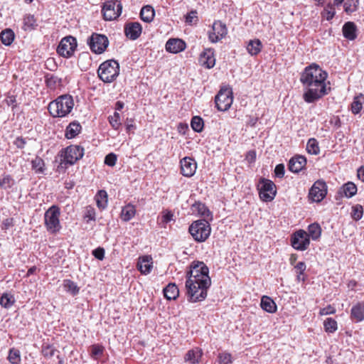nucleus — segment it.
<instances>
[{
    "label": "nucleus",
    "instance_id": "33",
    "mask_svg": "<svg viewBox=\"0 0 364 364\" xmlns=\"http://www.w3.org/2000/svg\"><path fill=\"white\" fill-rule=\"evenodd\" d=\"M155 16V11L150 5L144 6L141 8L140 11L141 19L146 23H150L153 21Z\"/></svg>",
    "mask_w": 364,
    "mask_h": 364
},
{
    "label": "nucleus",
    "instance_id": "25",
    "mask_svg": "<svg viewBox=\"0 0 364 364\" xmlns=\"http://www.w3.org/2000/svg\"><path fill=\"white\" fill-rule=\"evenodd\" d=\"M203 351L199 348L189 350L185 355L184 359L191 364H198L202 357Z\"/></svg>",
    "mask_w": 364,
    "mask_h": 364
},
{
    "label": "nucleus",
    "instance_id": "9",
    "mask_svg": "<svg viewBox=\"0 0 364 364\" xmlns=\"http://www.w3.org/2000/svg\"><path fill=\"white\" fill-rule=\"evenodd\" d=\"M258 190L260 198L265 202L273 200L277 194L275 184L271 180L264 178L259 180Z\"/></svg>",
    "mask_w": 364,
    "mask_h": 364
},
{
    "label": "nucleus",
    "instance_id": "15",
    "mask_svg": "<svg viewBox=\"0 0 364 364\" xmlns=\"http://www.w3.org/2000/svg\"><path fill=\"white\" fill-rule=\"evenodd\" d=\"M228 33V29L223 23L220 21H215L212 26V31L208 33V38L211 43H217L223 39Z\"/></svg>",
    "mask_w": 364,
    "mask_h": 364
},
{
    "label": "nucleus",
    "instance_id": "26",
    "mask_svg": "<svg viewBox=\"0 0 364 364\" xmlns=\"http://www.w3.org/2000/svg\"><path fill=\"white\" fill-rule=\"evenodd\" d=\"M191 210L193 213H197L198 215L200 217H203L205 218H212V214L210 210L204 203L200 201L193 203L191 206Z\"/></svg>",
    "mask_w": 364,
    "mask_h": 364
},
{
    "label": "nucleus",
    "instance_id": "45",
    "mask_svg": "<svg viewBox=\"0 0 364 364\" xmlns=\"http://www.w3.org/2000/svg\"><path fill=\"white\" fill-rule=\"evenodd\" d=\"M31 167L36 173H43L45 170L44 161L41 157L36 156L31 161Z\"/></svg>",
    "mask_w": 364,
    "mask_h": 364
},
{
    "label": "nucleus",
    "instance_id": "63",
    "mask_svg": "<svg viewBox=\"0 0 364 364\" xmlns=\"http://www.w3.org/2000/svg\"><path fill=\"white\" fill-rule=\"evenodd\" d=\"M14 225V223H13V218H6L5 219L4 221H3V223H2V227L1 228L3 230H8L9 228H10L11 227H12Z\"/></svg>",
    "mask_w": 364,
    "mask_h": 364
},
{
    "label": "nucleus",
    "instance_id": "24",
    "mask_svg": "<svg viewBox=\"0 0 364 364\" xmlns=\"http://www.w3.org/2000/svg\"><path fill=\"white\" fill-rule=\"evenodd\" d=\"M82 130V126L77 121L70 122L66 127L65 132V136L71 139L77 136Z\"/></svg>",
    "mask_w": 364,
    "mask_h": 364
},
{
    "label": "nucleus",
    "instance_id": "4",
    "mask_svg": "<svg viewBox=\"0 0 364 364\" xmlns=\"http://www.w3.org/2000/svg\"><path fill=\"white\" fill-rule=\"evenodd\" d=\"M119 75V64L113 59L102 63L97 70L99 78L105 83L114 82Z\"/></svg>",
    "mask_w": 364,
    "mask_h": 364
},
{
    "label": "nucleus",
    "instance_id": "37",
    "mask_svg": "<svg viewBox=\"0 0 364 364\" xmlns=\"http://www.w3.org/2000/svg\"><path fill=\"white\" fill-rule=\"evenodd\" d=\"M309 238L313 240H317L321 235V228L318 223H314L308 226Z\"/></svg>",
    "mask_w": 364,
    "mask_h": 364
},
{
    "label": "nucleus",
    "instance_id": "28",
    "mask_svg": "<svg viewBox=\"0 0 364 364\" xmlns=\"http://www.w3.org/2000/svg\"><path fill=\"white\" fill-rule=\"evenodd\" d=\"M260 306L264 311L270 314L275 313L277 309V305L274 300L268 296H263L262 297Z\"/></svg>",
    "mask_w": 364,
    "mask_h": 364
},
{
    "label": "nucleus",
    "instance_id": "62",
    "mask_svg": "<svg viewBox=\"0 0 364 364\" xmlns=\"http://www.w3.org/2000/svg\"><path fill=\"white\" fill-rule=\"evenodd\" d=\"M306 266L304 262H299L295 266V269L298 271L297 273L299 274L298 277H299L300 274H303L304 271L306 270Z\"/></svg>",
    "mask_w": 364,
    "mask_h": 364
},
{
    "label": "nucleus",
    "instance_id": "30",
    "mask_svg": "<svg viewBox=\"0 0 364 364\" xmlns=\"http://www.w3.org/2000/svg\"><path fill=\"white\" fill-rule=\"evenodd\" d=\"M136 211L135 206L129 203L122 208L120 218L123 221L128 222L134 217Z\"/></svg>",
    "mask_w": 364,
    "mask_h": 364
},
{
    "label": "nucleus",
    "instance_id": "18",
    "mask_svg": "<svg viewBox=\"0 0 364 364\" xmlns=\"http://www.w3.org/2000/svg\"><path fill=\"white\" fill-rule=\"evenodd\" d=\"M142 27L139 22L127 23L124 26L125 36L132 41L136 40L141 34Z\"/></svg>",
    "mask_w": 364,
    "mask_h": 364
},
{
    "label": "nucleus",
    "instance_id": "3",
    "mask_svg": "<svg viewBox=\"0 0 364 364\" xmlns=\"http://www.w3.org/2000/svg\"><path fill=\"white\" fill-rule=\"evenodd\" d=\"M73 107V96L66 94L60 95L51 101L48 105V110L51 117L63 118L72 112Z\"/></svg>",
    "mask_w": 364,
    "mask_h": 364
},
{
    "label": "nucleus",
    "instance_id": "53",
    "mask_svg": "<svg viewBox=\"0 0 364 364\" xmlns=\"http://www.w3.org/2000/svg\"><path fill=\"white\" fill-rule=\"evenodd\" d=\"M351 217L353 220L358 221L360 220L363 214V208L361 205L357 204L352 207Z\"/></svg>",
    "mask_w": 364,
    "mask_h": 364
},
{
    "label": "nucleus",
    "instance_id": "17",
    "mask_svg": "<svg viewBox=\"0 0 364 364\" xmlns=\"http://www.w3.org/2000/svg\"><path fill=\"white\" fill-rule=\"evenodd\" d=\"M180 165L181 173L183 176L190 178L195 174L197 164L193 158L188 156L183 158L180 161Z\"/></svg>",
    "mask_w": 364,
    "mask_h": 364
},
{
    "label": "nucleus",
    "instance_id": "43",
    "mask_svg": "<svg viewBox=\"0 0 364 364\" xmlns=\"http://www.w3.org/2000/svg\"><path fill=\"white\" fill-rule=\"evenodd\" d=\"M359 0H346L343 4V10L348 14L355 12L359 6Z\"/></svg>",
    "mask_w": 364,
    "mask_h": 364
},
{
    "label": "nucleus",
    "instance_id": "16",
    "mask_svg": "<svg viewBox=\"0 0 364 364\" xmlns=\"http://www.w3.org/2000/svg\"><path fill=\"white\" fill-rule=\"evenodd\" d=\"M41 353L46 360L51 359L55 356L58 359V364H64V359L60 354V352L54 346L53 344L44 342L41 345Z\"/></svg>",
    "mask_w": 364,
    "mask_h": 364
},
{
    "label": "nucleus",
    "instance_id": "21",
    "mask_svg": "<svg viewBox=\"0 0 364 364\" xmlns=\"http://www.w3.org/2000/svg\"><path fill=\"white\" fill-rule=\"evenodd\" d=\"M166 51L171 53H178L183 51L186 48L185 41L179 38H170L166 43Z\"/></svg>",
    "mask_w": 364,
    "mask_h": 364
},
{
    "label": "nucleus",
    "instance_id": "44",
    "mask_svg": "<svg viewBox=\"0 0 364 364\" xmlns=\"http://www.w3.org/2000/svg\"><path fill=\"white\" fill-rule=\"evenodd\" d=\"M15 302V298L13 294L4 293L0 299V304L5 309L11 308Z\"/></svg>",
    "mask_w": 364,
    "mask_h": 364
},
{
    "label": "nucleus",
    "instance_id": "5",
    "mask_svg": "<svg viewBox=\"0 0 364 364\" xmlns=\"http://www.w3.org/2000/svg\"><path fill=\"white\" fill-rule=\"evenodd\" d=\"M188 232L195 241L203 242L210 235V225L205 219L196 220L189 226Z\"/></svg>",
    "mask_w": 364,
    "mask_h": 364
},
{
    "label": "nucleus",
    "instance_id": "23",
    "mask_svg": "<svg viewBox=\"0 0 364 364\" xmlns=\"http://www.w3.org/2000/svg\"><path fill=\"white\" fill-rule=\"evenodd\" d=\"M350 318L356 323L364 321V304L358 302L350 309Z\"/></svg>",
    "mask_w": 364,
    "mask_h": 364
},
{
    "label": "nucleus",
    "instance_id": "49",
    "mask_svg": "<svg viewBox=\"0 0 364 364\" xmlns=\"http://www.w3.org/2000/svg\"><path fill=\"white\" fill-rule=\"evenodd\" d=\"M90 348V356L95 360H97L98 357L102 356L104 353L105 348L101 344H93L91 346Z\"/></svg>",
    "mask_w": 364,
    "mask_h": 364
},
{
    "label": "nucleus",
    "instance_id": "8",
    "mask_svg": "<svg viewBox=\"0 0 364 364\" xmlns=\"http://www.w3.org/2000/svg\"><path fill=\"white\" fill-rule=\"evenodd\" d=\"M122 4L119 0H111L104 3L102 13L105 21L117 19L122 14Z\"/></svg>",
    "mask_w": 364,
    "mask_h": 364
},
{
    "label": "nucleus",
    "instance_id": "31",
    "mask_svg": "<svg viewBox=\"0 0 364 364\" xmlns=\"http://www.w3.org/2000/svg\"><path fill=\"white\" fill-rule=\"evenodd\" d=\"M168 300H175L179 296V289L174 283H169L163 290Z\"/></svg>",
    "mask_w": 364,
    "mask_h": 364
},
{
    "label": "nucleus",
    "instance_id": "10",
    "mask_svg": "<svg viewBox=\"0 0 364 364\" xmlns=\"http://www.w3.org/2000/svg\"><path fill=\"white\" fill-rule=\"evenodd\" d=\"M233 102L231 88H221L215 97V102L219 111L225 112L230 109Z\"/></svg>",
    "mask_w": 364,
    "mask_h": 364
},
{
    "label": "nucleus",
    "instance_id": "56",
    "mask_svg": "<svg viewBox=\"0 0 364 364\" xmlns=\"http://www.w3.org/2000/svg\"><path fill=\"white\" fill-rule=\"evenodd\" d=\"M285 173V167L283 164H277L274 168L275 176L282 178Z\"/></svg>",
    "mask_w": 364,
    "mask_h": 364
},
{
    "label": "nucleus",
    "instance_id": "19",
    "mask_svg": "<svg viewBox=\"0 0 364 364\" xmlns=\"http://www.w3.org/2000/svg\"><path fill=\"white\" fill-rule=\"evenodd\" d=\"M200 64L208 68H212L215 65V51L213 48H205L200 55Z\"/></svg>",
    "mask_w": 364,
    "mask_h": 364
},
{
    "label": "nucleus",
    "instance_id": "39",
    "mask_svg": "<svg viewBox=\"0 0 364 364\" xmlns=\"http://www.w3.org/2000/svg\"><path fill=\"white\" fill-rule=\"evenodd\" d=\"M63 287L66 292L73 296H76L79 294L80 288L77 284L70 279H65L63 281Z\"/></svg>",
    "mask_w": 364,
    "mask_h": 364
},
{
    "label": "nucleus",
    "instance_id": "40",
    "mask_svg": "<svg viewBox=\"0 0 364 364\" xmlns=\"http://www.w3.org/2000/svg\"><path fill=\"white\" fill-rule=\"evenodd\" d=\"M46 86L50 90H55L61 84V79L53 75L48 74L45 76Z\"/></svg>",
    "mask_w": 364,
    "mask_h": 364
},
{
    "label": "nucleus",
    "instance_id": "32",
    "mask_svg": "<svg viewBox=\"0 0 364 364\" xmlns=\"http://www.w3.org/2000/svg\"><path fill=\"white\" fill-rule=\"evenodd\" d=\"M95 200L97 204V206L101 209L104 210L107 206L108 202V195L106 191L100 190L97 191L96 195L95 196Z\"/></svg>",
    "mask_w": 364,
    "mask_h": 364
},
{
    "label": "nucleus",
    "instance_id": "38",
    "mask_svg": "<svg viewBox=\"0 0 364 364\" xmlns=\"http://www.w3.org/2000/svg\"><path fill=\"white\" fill-rule=\"evenodd\" d=\"M7 360L11 364H21V352L16 348H11L9 350Z\"/></svg>",
    "mask_w": 364,
    "mask_h": 364
},
{
    "label": "nucleus",
    "instance_id": "47",
    "mask_svg": "<svg viewBox=\"0 0 364 364\" xmlns=\"http://www.w3.org/2000/svg\"><path fill=\"white\" fill-rule=\"evenodd\" d=\"M306 151L310 154L317 155L320 152L318 143L314 138H311L308 140L306 144Z\"/></svg>",
    "mask_w": 364,
    "mask_h": 364
},
{
    "label": "nucleus",
    "instance_id": "7",
    "mask_svg": "<svg viewBox=\"0 0 364 364\" xmlns=\"http://www.w3.org/2000/svg\"><path fill=\"white\" fill-rule=\"evenodd\" d=\"M91 51L95 54L103 53L109 46V40L104 34L93 33L87 40Z\"/></svg>",
    "mask_w": 364,
    "mask_h": 364
},
{
    "label": "nucleus",
    "instance_id": "22",
    "mask_svg": "<svg viewBox=\"0 0 364 364\" xmlns=\"http://www.w3.org/2000/svg\"><path fill=\"white\" fill-rule=\"evenodd\" d=\"M306 164V159L301 155L292 157L289 161V170L293 173H299Z\"/></svg>",
    "mask_w": 364,
    "mask_h": 364
},
{
    "label": "nucleus",
    "instance_id": "11",
    "mask_svg": "<svg viewBox=\"0 0 364 364\" xmlns=\"http://www.w3.org/2000/svg\"><path fill=\"white\" fill-rule=\"evenodd\" d=\"M77 46V40L75 37L68 36L61 39L58 48V53L66 58L72 57Z\"/></svg>",
    "mask_w": 364,
    "mask_h": 364
},
{
    "label": "nucleus",
    "instance_id": "48",
    "mask_svg": "<svg viewBox=\"0 0 364 364\" xmlns=\"http://www.w3.org/2000/svg\"><path fill=\"white\" fill-rule=\"evenodd\" d=\"M191 126L196 132L200 133L203 129V119L199 116H194L191 119Z\"/></svg>",
    "mask_w": 364,
    "mask_h": 364
},
{
    "label": "nucleus",
    "instance_id": "34",
    "mask_svg": "<svg viewBox=\"0 0 364 364\" xmlns=\"http://www.w3.org/2000/svg\"><path fill=\"white\" fill-rule=\"evenodd\" d=\"M364 104V95L359 94L353 97V102L350 105V110L353 114H358L363 109Z\"/></svg>",
    "mask_w": 364,
    "mask_h": 364
},
{
    "label": "nucleus",
    "instance_id": "29",
    "mask_svg": "<svg viewBox=\"0 0 364 364\" xmlns=\"http://www.w3.org/2000/svg\"><path fill=\"white\" fill-rule=\"evenodd\" d=\"M151 258L149 256H144L139 259L137 264V268L143 274H148L150 273L152 268Z\"/></svg>",
    "mask_w": 364,
    "mask_h": 364
},
{
    "label": "nucleus",
    "instance_id": "58",
    "mask_svg": "<svg viewBox=\"0 0 364 364\" xmlns=\"http://www.w3.org/2000/svg\"><path fill=\"white\" fill-rule=\"evenodd\" d=\"M105 249L103 247H97L92 251V255L99 260H102L105 257Z\"/></svg>",
    "mask_w": 364,
    "mask_h": 364
},
{
    "label": "nucleus",
    "instance_id": "13",
    "mask_svg": "<svg viewBox=\"0 0 364 364\" xmlns=\"http://www.w3.org/2000/svg\"><path fill=\"white\" fill-rule=\"evenodd\" d=\"M327 194V186L325 181L318 180L309 190V198L313 202H321Z\"/></svg>",
    "mask_w": 364,
    "mask_h": 364
},
{
    "label": "nucleus",
    "instance_id": "55",
    "mask_svg": "<svg viewBox=\"0 0 364 364\" xmlns=\"http://www.w3.org/2000/svg\"><path fill=\"white\" fill-rule=\"evenodd\" d=\"M117 155L114 153L107 154L105 158V164L109 166H114L117 162Z\"/></svg>",
    "mask_w": 364,
    "mask_h": 364
},
{
    "label": "nucleus",
    "instance_id": "46",
    "mask_svg": "<svg viewBox=\"0 0 364 364\" xmlns=\"http://www.w3.org/2000/svg\"><path fill=\"white\" fill-rule=\"evenodd\" d=\"M323 328L326 332L333 333L338 329L337 321L333 318H327L323 321Z\"/></svg>",
    "mask_w": 364,
    "mask_h": 364
},
{
    "label": "nucleus",
    "instance_id": "61",
    "mask_svg": "<svg viewBox=\"0 0 364 364\" xmlns=\"http://www.w3.org/2000/svg\"><path fill=\"white\" fill-rule=\"evenodd\" d=\"M26 144V141L22 136H18L14 141V144L18 149H23Z\"/></svg>",
    "mask_w": 364,
    "mask_h": 364
},
{
    "label": "nucleus",
    "instance_id": "36",
    "mask_svg": "<svg viewBox=\"0 0 364 364\" xmlns=\"http://www.w3.org/2000/svg\"><path fill=\"white\" fill-rule=\"evenodd\" d=\"M336 6L331 2L328 3L321 14V17L328 21H331L336 15Z\"/></svg>",
    "mask_w": 364,
    "mask_h": 364
},
{
    "label": "nucleus",
    "instance_id": "50",
    "mask_svg": "<svg viewBox=\"0 0 364 364\" xmlns=\"http://www.w3.org/2000/svg\"><path fill=\"white\" fill-rule=\"evenodd\" d=\"M109 122L112 127L115 130H119L122 123L120 120V114L119 112L115 111L113 115H111L108 118Z\"/></svg>",
    "mask_w": 364,
    "mask_h": 364
},
{
    "label": "nucleus",
    "instance_id": "6",
    "mask_svg": "<svg viewBox=\"0 0 364 364\" xmlns=\"http://www.w3.org/2000/svg\"><path fill=\"white\" fill-rule=\"evenodd\" d=\"M60 215V208L55 205L50 207L44 214L45 226L51 234H55L61 229Z\"/></svg>",
    "mask_w": 364,
    "mask_h": 364
},
{
    "label": "nucleus",
    "instance_id": "1",
    "mask_svg": "<svg viewBox=\"0 0 364 364\" xmlns=\"http://www.w3.org/2000/svg\"><path fill=\"white\" fill-rule=\"evenodd\" d=\"M327 72L316 63L304 68L300 82L304 90L303 100L306 103H314L328 94L331 87H327Z\"/></svg>",
    "mask_w": 364,
    "mask_h": 364
},
{
    "label": "nucleus",
    "instance_id": "14",
    "mask_svg": "<svg viewBox=\"0 0 364 364\" xmlns=\"http://www.w3.org/2000/svg\"><path fill=\"white\" fill-rule=\"evenodd\" d=\"M291 246L297 250H306L310 244V239L307 232L304 230H299L294 233L291 239Z\"/></svg>",
    "mask_w": 364,
    "mask_h": 364
},
{
    "label": "nucleus",
    "instance_id": "52",
    "mask_svg": "<svg viewBox=\"0 0 364 364\" xmlns=\"http://www.w3.org/2000/svg\"><path fill=\"white\" fill-rule=\"evenodd\" d=\"M218 360L219 364H232L233 363L232 355L226 351L220 353L218 354Z\"/></svg>",
    "mask_w": 364,
    "mask_h": 364
},
{
    "label": "nucleus",
    "instance_id": "51",
    "mask_svg": "<svg viewBox=\"0 0 364 364\" xmlns=\"http://www.w3.org/2000/svg\"><path fill=\"white\" fill-rule=\"evenodd\" d=\"M15 183L14 179L10 175H5L0 180V188L2 189H9Z\"/></svg>",
    "mask_w": 364,
    "mask_h": 364
},
{
    "label": "nucleus",
    "instance_id": "2",
    "mask_svg": "<svg viewBox=\"0 0 364 364\" xmlns=\"http://www.w3.org/2000/svg\"><path fill=\"white\" fill-rule=\"evenodd\" d=\"M210 285L208 266L203 262L193 261L186 272L185 287L188 301L196 303L205 300Z\"/></svg>",
    "mask_w": 364,
    "mask_h": 364
},
{
    "label": "nucleus",
    "instance_id": "27",
    "mask_svg": "<svg viewBox=\"0 0 364 364\" xmlns=\"http://www.w3.org/2000/svg\"><path fill=\"white\" fill-rule=\"evenodd\" d=\"M38 27L37 20L33 14H25L23 18L22 28L25 31H31Z\"/></svg>",
    "mask_w": 364,
    "mask_h": 364
},
{
    "label": "nucleus",
    "instance_id": "64",
    "mask_svg": "<svg viewBox=\"0 0 364 364\" xmlns=\"http://www.w3.org/2000/svg\"><path fill=\"white\" fill-rule=\"evenodd\" d=\"M126 126V130L127 132H129L131 131H133L136 129V126L133 123V119H127V123L125 124Z\"/></svg>",
    "mask_w": 364,
    "mask_h": 364
},
{
    "label": "nucleus",
    "instance_id": "57",
    "mask_svg": "<svg viewBox=\"0 0 364 364\" xmlns=\"http://www.w3.org/2000/svg\"><path fill=\"white\" fill-rule=\"evenodd\" d=\"M335 313H336V309H335V307L332 306L331 305H328L326 307L322 308L319 311L320 316L330 315V314H333Z\"/></svg>",
    "mask_w": 364,
    "mask_h": 364
},
{
    "label": "nucleus",
    "instance_id": "35",
    "mask_svg": "<svg viewBox=\"0 0 364 364\" xmlns=\"http://www.w3.org/2000/svg\"><path fill=\"white\" fill-rule=\"evenodd\" d=\"M262 48V42L259 39L250 40L247 45V50L251 55H257Z\"/></svg>",
    "mask_w": 364,
    "mask_h": 364
},
{
    "label": "nucleus",
    "instance_id": "12",
    "mask_svg": "<svg viewBox=\"0 0 364 364\" xmlns=\"http://www.w3.org/2000/svg\"><path fill=\"white\" fill-rule=\"evenodd\" d=\"M84 156V149L79 145H70L64 149L62 161L66 164L73 165Z\"/></svg>",
    "mask_w": 364,
    "mask_h": 364
},
{
    "label": "nucleus",
    "instance_id": "20",
    "mask_svg": "<svg viewBox=\"0 0 364 364\" xmlns=\"http://www.w3.org/2000/svg\"><path fill=\"white\" fill-rule=\"evenodd\" d=\"M343 36L348 41H355L358 37V29L356 24L353 21L346 22L342 27Z\"/></svg>",
    "mask_w": 364,
    "mask_h": 364
},
{
    "label": "nucleus",
    "instance_id": "60",
    "mask_svg": "<svg viewBox=\"0 0 364 364\" xmlns=\"http://www.w3.org/2000/svg\"><path fill=\"white\" fill-rule=\"evenodd\" d=\"M197 11H191V12L188 13L186 15V23L188 24H192L193 22V20L196 18L197 19Z\"/></svg>",
    "mask_w": 364,
    "mask_h": 364
},
{
    "label": "nucleus",
    "instance_id": "42",
    "mask_svg": "<svg viewBox=\"0 0 364 364\" xmlns=\"http://www.w3.org/2000/svg\"><path fill=\"white\" fill-rule=\"evenodd\" d=\"M344 196L348 198H352L357 193V186L352 182L345 183L341 188Z\"/></svg>",
    "mask_w": 364,
    "mask_h": 364
},
{
    "label": "nucleus",
    "instance_id": "59",
    "mask_svg": "<svg viewBox=\"0 0 364 364\" xmlns=\"http://www.w3.org/2000/svg\"><path fill=\"white\" fill-rule=\"evenodd\" d=\"M4 102L9 107H11L12 109L17 107L16 98L14 95H9L4 100Z\"/></svg>",
    "mask_w": 364,
    "mask_h": 364
},
{
    "label": "nucleus",
    "instance_id": "54",
    "mask_svg": "<svg viewBox=\"0 0 364 364\" xmlns=\"http://www.w3.org/2000/svg\"><path fill=\"white\" fill-rule=\"evenodd\" d=\"M84 218L86 220L87 222H89L90 220H95V210L92 207L88 206L86 208Z\"/></svg>",
    "mask_w": 364,
    "mask_h": 364
},
{
    "label": "nucleus",
    "instance_id": "41",
    "mask_svg": "<svg viewBox=\"0 0 364 364\" xmlns=\"http://www.w3.org/2000/svg\"><path fill=\"white\" fill-rule=\"evenodd\" d=\"M14 33L11 29L7 28L1 31L0 38L1 42L5 46H10L14 40Z\"/></svg>",
    "mask_w": 364,
    "mask_h": 364
}]
</instances>
